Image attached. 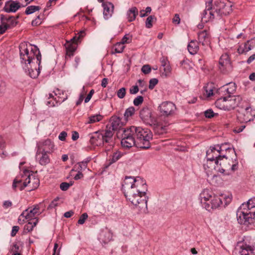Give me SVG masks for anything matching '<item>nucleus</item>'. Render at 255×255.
Segmentation results:
<instances>
[{"mask_svg": "<svg viewBox=\"0 0 255 255\" xmlns=\"http://www.w3.org/2000/svg\"><path fill=\"white\" fill-rule=\"evenodd\" d=\"M65 46L66 50V58L68 56L69 57L72 56L77 47L75 43H71V42H67Z\"/></svg>", "mask_w": 255, "mask_h": 255, "instance_id": "nucleus-32", "label": "nucleus"}, {"mask_svg": "<svg viewBox=\"0 0 255 255\" xmlns=\"http://www.w3.org/2000/svg\"><path fill=\"white\" fill-rule=\"evenodd\" d=\"M240 255H254V249L251 246L243 243L240 246Z\"/></svg>", "mask_w": 255, "mask_h": 255, "instance_id": "nucleus-28", "label": "nucleus"}, {"mask_svg": "<svg viewBox=\"0 0 255 255\" xmlns=\"http://www.w3.org/2000/svg\"><path fill=\"white\" fill-rule=\"evenodd\" d=\"M204 89L205 91V94L206 95L207 97H210L212 96L213 94V90L211 87H209L208 86L204 87Z\"/></svg>", "mask_w": 255, "mask_h": 255, "instance_id": "nucleus-59", "label": "nucleus"}, {"mask_svg": "<svg viewBox=\"0 0 255 255\" xmlns=\"http://www.w3.org/2000/svg\"><path fill=\"white\" fill-rule=\"evenodd\" d=\"M143 102V98L141 96H138L133 100V104L135 106L141 105Z\"/></svg>", "mask_w": 255, "mask_h": 255, "instance_id": "nucleus-53", "label": "nucleus"}, {"mask_svg": "<svg viewBox=\"0 0 255 255\" xmlns=\"http://www.w3.org/2000/svg\"><path fill=\"white\" fill-rule=\"evenodd\" d=\"M221 97L216 101L215 105L219 109L225 111L233 110L239 106L242 100V98L239 95Z\"/></svg>", "mask_w": 255, "mask_h": 255, "instance_id": "nucleus-5", "label": "nucleus"}, {"mask_svg": "<svg viewBox=\"0 0 255 255\" xmlns=\"http://www.w3.org/2000/svg\"><path fill=\"white\" fill-rule=\"evenodd\" d=\"M37 150L41 152H45L48 153H51L54 150V144L49 139L41 140L37 143Z\"/></svg>", "mask_w": 255, "mask_h": 255, "instance_id": "nucleus-14", "label": "nucleus"}, {"mask_svg": "<svg viewBox=\"0 0 255 255\" xmlns=\"http://www.w3.org/2000/svg\"><path fill=\"white\" fill-rule=\"evenodd\" d=\"M237 218L240 224L249 225L255 222V197L242 204L237 211Z\"/></svg>", "mask_w": 255, "mask_h": 255, "instance_id": "nucleus-3", "label": "nucleus"}, {"mask_svg": "<svg viewBox=\"0 0 255 255\" xmlns=\"http://www.w3.org/2000/svg\"><path fill=\"white\" fill-rule=\"evenodd\" d=\"M22 178V179H19L18 177H16L14 179L12 185V187L14 190H15L16 188H18L20 190H22L20 189V186H23V182L24 181L25 178Z\"/></svg>", "mask_w": 255, "mask_h": 255, "instance_id": "nucleus-42", "label": "nucleus"}, {"mask_svg": "<svg viewBox=\"0 0 255 255\" xmlns=\"http://www.w3.org/2000/svg\"><path fill=\"white\" fill-rule=\"evenodd\" d=\"M135 112V109L133 107H130L128 108L124 114L125 118L127 120L128 118L129 117H131Z\"/></svg>", "mask_w": 255, "mask_h": 255, "instance_id": "nucleus-45", "label": "nucleus"}, {"mask_svg": "<svg viewBox=\"0 0 255 255\" xmlns=\"http://www.w3.org/2000/svg\"><path fill=\"white\" fill-rule=\"evenodd\" d=\"M40 206L39 205H35L32 209L28 208L25 210L21 214V216L25 217V219L28 220H32L36 215H39L40 213L39 212Z\"/></svg>", "mask_w": 255, "mask_h": 255, "instance_id": "nucleus-18", "label": "nucleus"}, {"mask_svg": "<svg viewBox=\"0 0 255 255\" xmlns=\"http://www.w3.org/2000/svg\"><path fill=\"white\" fill-rule=\"evenodd\" d=\"M152 127L154 133L156 134H162L166 131V127L163 126L161 124L157 122L156 119L154 121V123L149 125Z\"/></svg>", "mask_w": 255, "mask_h": 255, "instance_id": "nucleus-25", "label": "nucleus"}, {"mask_svg": "<svg viewBox=\"0 0 255 255\" xmlns=\"http://www.w3.org/2000/svg\"><path fill=\"white\" fill-rule=\"evenodd\" d=\"M40 8L41 7L39 6L30 5L26 7L25 13L27 15H29L36 11L39 10Z\"/></svg>", "mask_w": 255, "mask_h": 255, "instance_id": "nucleus-43", "label": "nucleus"}, {"mask_svg": "<svg viewBox=\"0 0 255 255\" xmlns=\"http://www.w3.org/2000/svg\"><path fill=\"white\" fill-rule=\"evenodd\" d=\"M219 68L220 71L227 74L230 72L232 69V66L230 62L229 55L227 54H223L219 61Z\"/></svg>", "mask_w": 255, "mask_h": 255, "instance_id": "nucleus-12", "label": "nucleus"}, {"mask_svg": "<svg viewBox=\"0 0 255 255\" xmlns=\"http://www.w3.org/2000/svg\"><path fill=\"white\" fill-rule=\"evenodd\" d=\"M198 40L203 45H208L210 40L209 34L204 30L198 33Z\"/></svg>", "mask_w": 255, "mask_h": 255, "instance_id": "nucleus-29", "label": "nucleus"}, {"mask_svg": "<svg viewBox=\"0 0 255 255\" xmlns=\"http://www.w3.org/2000/svg\"><path fill=\"white\" fill-rule=\"evenodd\" d=\"M41 67L40 65H38V68L37 69L35 68V70L31 68V66L29 67L28 65L27 66H23V68L24 69L26 73L32 78H36L38 77L40 73V69Z\"/></svg>", "mask_w": 255, "mask_h": 255, "instance_id": "nucleus-27", "label": "nucleus"}, {"mask_svg": "<svg viewBox=\"0 0 255 255\" xmlns=\"http://www.w3.org/2000/svg\"><path fill=\"white\" fill-rule=\"evenodd\" d=\"M145 183V182L139 177L134 178L131 177H127L122 185L125 195L128 193L129 194V196H131L132 195V190L133 189L138 187Z\"/></svg>", "mask_w": 255, "mask_h": 255, "instance_id": "nucleus-8", "label": "nucleus"}, {"mask_svg": "<svg viewBox=\"0 0 255 255\" xmlns=\"http://www.w3.org/2000/svg\"><path fill=\"white\" fill-rule=\"evenodd\" d=\"M237 89V86L235 83H229L217 90V93L221 96L231 97L232 94L235 93Z\"/></svg>", "mask_w": 255, "mask_h": 255, "instance_id": "nucleus-16", "label": "nucleus"}, {"mask_svg": "<svg viewBox=\"0 0 255 255\" xmlns=\"http://www.w3.org/2000/svg\"><path fill=\"white\" fill-rule=\"evenodd\" d=\"M19 17L18 16L14 17L12 16H7L3 14H0L1 22H5V25L8 29L11 28L16 25L17 21L16 19Z\"/></svg>", "mask_w": 255, "mask_h": 255, "instance_id": "nucleus-19", "label": "nucleus"}, {"mask_svg": "<svg viewBox=\"0 0 255 255\" xmlns=\"http://www.w3.org/2000/svg\"><path fill=\"white\" fill-rule=\"evenodd\" d=\"M214 193L208 189H204L200 194L201 202L204 205V202H208Z\"/></svg>", "mask_w": 255, "mask_h": 255, "instance_id": "nucleus-30", "label": "nucleus"}, {"mask_svg": "<svg viewBox=\"0 0 255 255\" xmlns=\"http://www.w3.org/2000/svg\"><path fill=\"white\" fill-rule=\"evenodd\" d=\"M102 6L104 8L103 15L105 19L110 18L114 12V5L111 2H105L103 3Z\"/></svg>", "mask_w": 255, "mask_h": 255, "instance_id": "nucleus-23", "label": "nucleus"}, {"mask_svg": "<svg viewBox=\"0 0 255 255\" xmlns=\"http://www.w3.org/2000/svg\"><path fill=\"white\" fill-rule=\"evenodd\" d=\"M87 167L82 162H79L75 164L73 168L71 170L70 174L72 176V173L73 171H81L85 170Z\"/></svg>", "mask_w": 255, "mask_h": 255, "instance_id": "nucleus-40", "label": "nucleus"}, {"mask_svg": "<svg viewBox=\"0 0 255 255\" xmlns=\"http://www.w3.org/2000/svg\"><path fill=\"white\" fill-rule=\"evenodd\" d=\"M255 118V110L249 105L242 108L241 111L238 115L237 119L241 123H247L253 121Z\"/></svg>", "mask_w": 255, "mask_h": 255, "instance_id": "nucleus-9", "label": "nucleus"}, {"mask_svg": "<svg viewBox=\"0 0 255 255\" xmlns=\"http://www.w3.org/2000/svg\"><path fill=\"white\" fill-rule=\"evenodd\" d=\"M246 128V125H243L240 126H237L234 129L233 131L235 133H240L242 132Z\"/></svg>", "mask_w": 255, "mask_h": 255, "instance_id": "nucleus-61", "label": "nucleus"}, {"mask_svg": "<svg viewBox=\"0 0 255 255\" xmlns=\"http://www.w3.org/2000/svg\"><path fill=\"white\" fill-rule=\"evenodd\" d=\"M22 178H25L23 182V186H20L21 189H23L26 186H29L31 190L36 189L39 185V180L32 174H30L29 171L24 172V175Z\"/></svg>", "mask_w": 255, "mask_h": 255, "instance_id": "nucleus-10", "label": "nucleus"}, {"mask_svg": "<svg viewBox=\"0 0 255 255\" xmlns=\"http://www.w3.org/2000/svg\"><path fill=\"white\" fill-rule=\"evenodd\" d=\"M103 116L100 114L93 115L89 118L88 121L86 123V124H93L102 120Z\"/></svg>", "mask_w": 255, "mask_h": 255, "instance_id": "nucleus-41", "label": "nucleus"}, {"mask_svg": "<svg viewBox=\"0 0 255 255\" xmlns=\"http://www.w3.org/2000/svg\"><path fill=\"white\" fill-rule=\"evenodd\" d=\"M232 5L228 4L225 8L222 9V11L220 12L218 14H217V15L220 16L222 15H227L229 14L232 12Z\"/></svg>", "mask_w": 255, "mask_h": 255, "instance_id": "nucleus-46", "label": "nucleus"}, {"mask_svg": "<svg viewBox=\"0 0 255 255\" xmlns=\"http://www.w3.org/2000/svg\"><path fill=\"white\" fill-rule=\"evenodd\" d=\"M84 35V32L83 31H81L79 33H78V36H75L70 40L69 42L75 43L77 45L78 41L79 40L81 37H83Z\"/></svg>", "mask_w": 255, "mask_h": 255, "instance_id": "nucleus-51", "label": "nucleus"}, {"mask_svg": "<svg viewBox=\"0 0 255 255\" xmlns=\"http://www.w3.org/2000/svg\"><path fill=\"white\" fill-rule=\"evenodd\" d=\"M123 156V154L120 151L115 152L112 156L110 161V164L113 163L117 161Z\"/></svg>", "mask_w": 255, "mask_h": 255, "instance_id": "nucleus-47", "label": "nucleus"}, {"mask_svg": "<svg viewBox=\"0 0 255 255\" xmlns=\"http://www.w3.org/2000/svg\"><path fill=\"white\" fill-rule=\"evenodd\" d=\"M20 7L21 5L19 2L10 0L5 2L3 10L4 11L8 13L15 12L20 8Z\"/></svg>", "mask_w": 255, "mask_h": 255, "instance_id": "nucleus-21", "label": "nucleus"}, {"mask_svg": "<svg viewBox=\"0 0 255 255\" xmlns=\"http://www.w3.org/2000/svg\"><path fill=\"white\" fill-rule=\"evenodd\" d=\"M1 24L0 25V34L4 33L8 29L5 25V22H1Z\"/></svg>", "mask_w": 255, "mask_h": 255, "instance_id": "nucleus-64", "label": "nucleus"}, {"mask_svg": "<svg viewBox=\"0 0 255 255\" xmlns=\"http://www.w3.org/2000/svg\"><path fill=\"white\" fill-rule=\"evenodd\" d=\"M139 91V88L137 85L132 86L129 89V93L130 94H136Z\"/></svg>", "mask_w": 255, "mask_h": 255, "instance_id": "nucleus-62", "label": "nucleus"}, {"mask_svg": "<svg viewBox=\"0 0 255 255\" xmlns=\"http://www.w3.org/2000/svg\"><path fill=\"white\" fill-rule=\"evenodd\" d=\"M246 42L248 46L247 50H248V51L255 47V39H252L250 40H248Z\"/></svg>", "mask_w": 255, "mask_h": 255, "instance_id": "nucleus-55", "label": "nucleus"}, {"mask_svg": "<svg viewBox=\"0 0 255 255\" xmlns=\"http://www.w3.org/2000/svg\"><path fill=\"white\" fill-rule=\"evenodd\" d=\"M135 136L136 139V147L141 149H148L150 147V141L152 139V133L148 128L135 127Z\"/></svg>", "mask_w": 255, "mask_h": 255, "instance_id": "nucleus-4", "label": "nucleus"}, {"mask_svg": "<svg viewBox=\"0 0 255 255\" xmlns=\"http://www.w3.org/2000/svg\"><path fill=\"white\" fill-rule=\"evenodd\" d=\"M139 116L142 121L147 125H152L155 120L152 116L151 111L148 107L143 108L140 111Z\"/></svg>", "mask_w": 255, "mask_h": 255, "instance_id": "nucleus-15", "label": "nucleus"}, {"mask_svg": "<svg viewBox=\"0 0 255 255\" xmlns=\"http://www.w3.org/2000/svg\"><path fill=\"white\" fill-rule=\"evenodd\" d=\"M72 185L73 183L72 182L70 183L63 182L60 184V188L62 191H66Z\"/></svg>", "mask_w": 255, "mask_h": 255, "instance_id": "nucleus-54", "label": "nucleus"}, {"mask_svg": "<svg viewBox=\"0 0 255 255\" xmlns=\"http://www.w3.org/2000/svg\"><path fill=\"white\" fill-rule=\"evenodd\" d=\"M21 252V249L20 248V247L16 243H13L10 248L11 253H20Z\"/></svg>", "mask_w": 255, "mask_h": 255, "instance_id": "nucleus-48", "label": "nucleus"}, {"mask_svg": "<svg viewBox=\"0 0 255 255\" xmlns=\"http://www.w3.org/2000/svg\"><path fill=\"white\" fill-rule=\"evenodd\" d=\"M121 144L124 147L129 148L133 145L136 146V139L135 137H128L125 139L121 140Z\"/></svg>", "mask_w": 255, "mask_h": 255, "instance_id": "nucleus-31", "label": "nucleus"}, {"mask_svg": "<svg viewBox=\"0 0 255 255\" xmlns=\"http://www.w3.org/2000/svg\"><path fill=\"white\" fill-rule=\"evenodd\" d=\"M158 80L156 78H152L149 81V89L152 90L158 83Z\"/></svg>", "mask_w": 255, "mask_h": 255, "instance_id": "nucleus-58", "label": "nucleus"}, {"mask_svg": "<svg viewBox=\"0 0 255 255\" xmlns=\"http://www.w3.org/2000/svg\"><path fill=\"white\" fill-rule=\"evenodd\" d=\"M135 127L131 126L127 129H122L121 132L122 133V139H125L128 137H133L135 136V131L133 130Z\"/></svg>", "mask_w": 255, "mask_h": 255, "instance_id": "nucleus-26", "label": "nucleus"}, {"mask_svg": "<svg viewBox=\"0 0 255 255\" xmlns=\"http://www.w3.org/2000/svg\"><path fill=\"white\" fill-rule=\"evenodd\" d=\"M247 42L245 43L244 44H241L239 46V47L238 48V52L239 54H243V53H246L248 52V50H247Z\"/></svg>", "mask_w": 255, "mask_h": 255, "instance_id": "nucleus-50", "label": "nucleus"}, {"mask_svg": "<svg viewBox=\"0 0 255 255\" xmlns=\"http://www.w3.org/2000/svg\"><path fill=\"white\" fill-rule=\"evenodd\" d=\"M125 48L124 44L121 42L117 43L115 46V52L116 53H122Z\"/></svg>", "mask_w": 255, "mask_h": 255, "instance_id": "nucleus-49", "label": "nucleus"}, {"mask_svg": "<svg viewBox=\"0 0 255 255\" xmlns=\"http://www.w3.org/2000/svg\"><path fill=\"white\" fill-rule=\"evenodd\" d=\"M221 157H222V155H221V153L218 150L217 146H211L206 152L207 162L206 164H204L205 169H206V166L209 168L216 169V165L218 166L219 160L222 159Z\"/></svg>", "mask_w": 255, "mask_h": 255, "instance_id": "nucleus-7", "label": "nucleus"}, {"mask_svg": "<svg viewBox=\"0 0 255 255\" xmlns=\"http://www.w3.org/2000/svg\"><path fill=\"white\" fill-rule=\"evenodd\" d=\"M176 108L171 102H163L158 107V111L161 116L168 117L174 115Z\"/></svg>", "mask_w": 255, "mask_h": 255, "instance_id": "nucleus-11", "label": "nucleus"}, {"mask_svg": "<svg viewBox=\"0 0 255 255\" xmlns=\"http://www.w3.org/2000/svg\"><path fill=\"white\" fill-rule=\"evenodd\" d=\"M213 0H208L206 2V8L204 10L202 16V21L204 22H207L210 20L214 18L215 11L213 10Z\"/></svg>", "mask_w": 255, "mask_h": 255, "instance_id": "nucleus-13", "label": "nucleus"}, {"mask_svg": "<svg viewBox=\"0 0 255 255\" xmlns=\"http://www.w3.org/2000/svg\"><path fill=\"white\" fill-rule=\"evenodd\" d=\"M221 158L219 160L218 166L216 165V168L220 172L230 174L237 169L238 162L236 159L235 161L232 160V164H231L229 162L231 160L226 155H223Z\"/></svg>", "mask_w": 255, "mask_h": 255, "instance_id": "nucleus-6", "label": "nucleus"}, {"mask_svg": "<svg viewBox=\"0 0 255 255\" xmlns=\"http://www.w3.org/2000/svg\"><path fill=\"white\" fill-rule=\"evenodd\" d=\"M29 220L30 221L26 224L24 227V230L25 231H27L28 232L31 231L33 227L36 225L38 222V220L35 218L32 220Z\"/></svg>", "mask_w": 255, "mask_h": 255, "instance_id": "nucleus-38", "label": "nucleus"}, {"mask_svg": "<svg viewBox=\"0 0 255 255\" xmlns=\"http://www.w3.org/2000/svg\"><path fill=\"white\" fill-rule=\"evenodd\" d=\"M88 215L87 213H84L81 215L78 221V224L79 225H83L84 224L85 221L88 219Z\"/></svg>", "mask_w": 255, "mask_h": 255, "instance_id": "nucleus-52", "label": "nucleus"}, {"mask_svg": "<svg viewBox=\"0 0 255 255\" xmlns=\"http://www.w3.org/2000/svg\"><path fill=\"white\" fill-rule=\"evenodd\" d=\"M217 147L218 148V150L221 153V152L225 150H229V151H232L236 155V152L234 148H232L229 146V144L228 143H224L222 144L221 145H217Z\"/></svg>", "mask_w": 255, "mask_h": 255, "instance_id": "nucleus-37", "label": "nucleus"}, {"mask_svg": "<svg viewBox=\"0 0 255 255\" xmlns=\"http://www.w3.org/2000/svg\"><path fill=\"white\" fill-rule=\"evenodd\" d=\"M147 191L146 183L135 188L132 190V195L129 196L128 193L125 194L127 199L134 206L138 209L140 213H146L147 212V200L146 196Z\"/></svg>", "mask_w": 255, "mask_h": 255, "instance_id": "nucleus-1", "label": "nucleus"}, {"mask_svg": "<svg viewBox=\"0 0 255 255\" xmlns=\"http://www.w3.org/2000/svg\"><path fill=\"white\" fill-rule=\"evenodd\" d=\"M112 238V233L109 231L103 232L100 235V239L105 244H106L111 241Z\"/></svg>", "mask_w": 255, "mask_h": 255, "instance_id": "nucleus-39", "label": "nucleus"}, {"mask_svg": "<svg viewBox=\"0 0 255 255\" xmlns=\"http://www.w3.org/2000/svg\"><path fill=\"white\" fill-rule=\"evenodd\" d=\"M156 18L154 15L149 16L145 21V26L147 28H150L152 26V22L153 20H156Z\"/></svg>", "mask_w": 255, "mask_h": 255, "instance_id": "nucleus-44", "label": "nucleus"}, {"mask_svg": "<svg viewBox=\"0 0 255 255\" xmlns=\"http://www.w3.org/2000/svg\"><path fill=\"white\" fill-rule=\"evenodd\" d=\"M227 5L228 4H226L224 1L218 0L214 2L213 6V10L217 15L222 11V9H225Z\"/></svg>", "mask_w": 255, "mask_h": 255, "instance_id": "nucleus-33", "label": "nucleus"}, {"mask_svg": "<svg viewBox=\"0 0 255 255\" xmlns=\"http://www.w3.org/2000/svg\"><path fill=\"white\" fill-rule=\"evenodd\" d=\"M111 128L105 131H102V134L104 136V140L105 143H110L112 141V137L113 135V130H111Z\"/></svg>", "mask_w": 255, "mask_h": 255, "instance_id": "nucleus-34", "label": "nucleus"}, {"mask_svg": "<svg viewBox=\"0 0 255 255\" xmlns=\"http://www.w3.org/2000/svg\"><path fill=\"white\" fill-rule=\"evenodd\" d=\"M188 50L191 54L194 55L196 54L199 50V46L197 42L192 40L188 45Z\"/></svg>", "mask_w": 255, "mask_h": 255, "instance_id": "nucleus-35", "label": "nucleus"}, {"mask_svg": "<svg viewBox=\"0 0 255 255\" xmlns=\"http://www.w3.org/2000/svg\"><path fill=\"white\" fill-rule=\"evenodd\" d=\"M222 204L221 199L214 194L208 202H204V208L209 211L218 208Z\"/></svg>", "mask_w": 255, "mask_h": 255, "instance_id": "nucleus-17", "label": "nucleus"}, {"mask_svg": "<svg viewBox=\"0 0 255 255\" xmlns=\"http://www.w3.org/2000/svg\"><path fill=\"white\" fill-rule=\"evenodd\" d=\"M110 122L111 123L112 130H118V134H120L121 133V129H124L122 128L124 124L121 122V119L117 116H113L111 119Z\"/></svg>", "mask_w": 255, "mask_h": 255, "instance_id": "nucleus-24", "label": "nucleus"}, {"mask_svg": "<svg viewBox=\"0 0 255 255\" xmlns=\"http://www.w3.org/2000/svg\"><path fill=\"white\" fill-rule=\"evenodd\" d=\"M138 14V10L136 7H132L127 12V16L129 22L135 20L136 15Z\"/></svg>", "mask_w": 255, "mask_h": 255, "instance_id": "nucleus-36", "label": "nucleus"}, {"mask_svg": "<svg viewBox=\"0 0 255 255\" xmlns=\"http://www.w3.org/2000/svg\"><path fill=\"white\" fill-rule=\"evenodd\" d=\"M131 41V36L129 35H125L122 38L121 42V43L124 44L125 43H129Z\"/></svg>", "mask_w": 255, "mask_h": 255, "instance_id": "nucleus-57", "label": "nucleus"}, {"mask_svg": "<svg viewBox=\"0 0 255 255\" xmlns=\"http://www.w3.org/2000/svg\"><path fill=\"white\" fill-rule=\"evenodd\" d=\"M141 71L145 74H149L151 71V67L149 65H144L141 68Z\"/></svg>", "mask_w": 255, "mask_h": 255, "instance_id": "nucleus-60", "label": "nucleus"}, {"mask_svg": "<svg viewBox=\"0 0 255 255\" xmlns=\"http://www.w3.org/2000/svg\"><path fill=\"white\" fill-rule=\"evenodd\" d=\"M48 154V153L37 150L35 155L36 160L41 165L45 166L48 164L50 161Z\"/></svg>", "mask_w": 255, "mask_h": 255, "instance_id": "nucleus-20", "label": "nucleus"}, {"mask_svg": "<svg viewBox=\"0 0 255 255\" xmlns=\"http://www.w3.org/2000/svg\"><path fill=\"white\" fill-rule=\"evenodd\" d=\"M104 136L101 132L97 131L94 132L91 136L90 142L95 146H99L104 144Z\"/></svg>", "mask_w": 255, "mask_h": 255, "instance_id": "nucleus-22", "label": "nucleus"}, {"mask_svg": "<svg viewBox=\"0 0 255 255\" xmlns=\"http://www.w3.org/2000/svg\"><path fill=\"white\" fill-rule=\"evenodd\" d=\"M126 94V89L125 88H122L117 91V96L120 99H123L125 97Z\"/></svg>", "mask_w": 255, "mask_h": 255, "instance_id": "nucleus-56", "label": "nucleus"}, {"mask_svg": "<svg viewBox=\"0 0 255 255\" xmlns=\"http://www.w3.org/2000/svg\"><path fill=\"white\" fill-rule=\"evenodd\" d=\"M21 63L27 66L36 60V63L39 66L41 63V55L38 47L35 45L23 42L19 46Z\"/></svg>", "mask_w": 255, "mask_h": 255, "instance_id": "nucleus-2", "label": "nucleus"}, {"mask_svg": "<svg viewBox=\"0 0 255 255\" xmlns=\"http://www.w3.org/2000/svg\"><path fill=\"white\" fill-rule=\"evenodd\" d=\"M205 116L208 118L214 117V112L211 109H209L205 112Z\"/></svg>", "mask_w": 255, "mask_h": 255, "instance_id": "nucleus-63", "label": "nucleus"}]
</instances>
